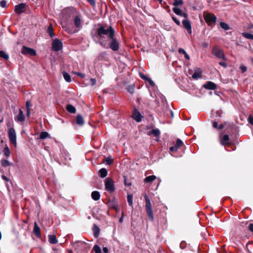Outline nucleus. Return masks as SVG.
Listing matches in <instances>:
<instances>
[{
	"instance_id": "nucleus-1",
	"label": "nucleus",
	"mask_w": 253,
	"mask_h": 253,
	"mask_svg": "<svg viewBox=\"0 0 253 253\" xmlns=\"http://www.w3.org/2000/svg\"><path fill=\"white\" fill-rule=\"evenodd\" d=\"M92 35L94 42L104 48H110L114 51L119 50L120 44L118 39L115 38V31L112 26L107 28L106 25L98 24Z\"/></svg>"
},
{
	"instance_id": "nucleus-2",
	"label": "nucleus",
	"mask_w": 253,
	"mask_h": 253,
	"mask_svg": "<svg viewBox=\"0 0 253 253\" xmlns=\"http://www.w3.org/2000/svg\"><path fill=\"white\" fill-rule=\"evenodd\" d=\"M144 198L146 202L145 208L147 215L148 219L150 221H153L154 220V216L150 200L146 194L145 195Z\"/></svg>"
},
{
	"instance_id": "nucleus-3",
	"label": "nucleus",
	"mask_w": 253,
	"mask_h": 253,
	"mask_svg": "<svg viewBox=\"0 0 253 253\" xmlns=\"http://www.w3.org/2000/svg\"><path fill=\"white\" fill-rule=\"evenodd\" d=\"M204 17L209 26L212 27L215 25L216 22V17L214 14L209 12H204Z\"/></svg>"
},
{
	"instance_id": "nucleus-4",
	"label": "nucleus",
	"mask_w": 253,
	"mask_h": 253,
	"mask_svg": "<svg viewBox=\"0 0 253 253\" xmlns=\"http://www.w3.org/2000/svg\"><path fill=\"white\" fill-rule=\"evenodd\" d=\"M105 189L110 193L114 192L115 188L114 182L111 178L107 177L105 180Z\"/></svg>"
},
{
	"instance_id": "nucleus-5",
	"label": "nucleus",
	"mask_w": 253,
	"mask_h": 253,
	"mask_svg": "<svg viewBox=\"0 0 253 253\" xmlns=\"http://www.w3.org/2000/svg\"><path fill=\"white\" fill-rule=\"evenodd\" d=\"M212 53L219 59L225 60L226 58L222 49L219 48L217 46H213L212 50Z\"/></svg>"
},
{
	"instance_id": "nucleus-6",
	"label": "nucleus",
	"mask_w": 253,
	"mask_h": 253,
	"mask_svg": "<svg viewBox=\"0 0 253 253\" xmlns=\"http://www.w3.org/2000/svg\"><path fill=\"white\" fill-rule=\"evenodd\" d=\"M8 136L10 143L16 146V134L13 127H10L8 129Z\"/></svg>"
},
{
	"instance_id": "nucleus-7",
	"label": "nucleus",
	"mask_w": 253,
	"mask_h": 253,
	"mask_svg": "<svg viewBox=\"0 0 253 253\" xmlns=\"http://www.w3.org/2000/svg\"><path fill=\"white\" fill-rule=\"evenodd\" d=\"M63 47L62 42L58 39H54L52 43V49L54 51L60 50Z\"/></svg>"
},
{
	"instance_id": "nucleus-8",
	"label": "nucleus",
	"mask_w": 253,
	"mask_h": 253,
	"mask_svg": "<svg viewBox=\"0 0 253 253\" xmlns=\"http://www.w3.org/2000/svg\"><path fill=\"white\" fill-rule=\"evenodd\" d=\"M27 9V5L26 3H21L20 4L16 5L14 6V10L15 12L18 15L25 12Z\"/></svg>"
},
{
	"instance_id": "nucleus-9",
	"label": "nucleus",
	"mask_w": 253,
	"mask_h": 253,
	"mask_svg": "<svg viewBox=\"0 0 253 253\" xmlns=\"http://www.w3.org/2000/svg\"><path fill=\"white\" fill-rule=\"evenodd\" d=\"M143 116L139 113L136 108H134L133 112L132 115V118L135 120L137 122H140L142 120Z\"/></svg>"
},
{
	"instance_id": "nucleus-10",
	"label": "nucleus",
	"mask_w": 253,
	"mask_h": 253,
	"mask_svg": "<svg viewBox=\"0 0 253 253\" xmlns=\"http://www.w3.org/2000/svg\"><path fill=\"white\" fill-rule=\"evenodd\" d=\"M203 87L207 89L214 90L216 89L217 85L211 81H208L203 85Z\"/></svg>"
},
{
	"instance_id": "nucleus-11",
	"label": "nucleus",
	"mask_w": 253,
	"mask_h": 253,
	"mask_svg": "<svg viewBox=\"0 0 253 253\" xmlns=\"http://www.w3.org/2000/svg\"><path fill=\"white\" fill-rule=\"evenodd\" d=\"M107 204L110 208L116 210L118 207V204L116 199L113 198L112 199H109L107 200Z\"/></svg>"
},
{
	"instance_id": "nucleus-12",
	"label": "nucleus",
	"mask_w": 253,
	"mask_h": 253,
	"mask_svg": "<svg viewBox=\"0 0 253 253\" xmlns=\"http://www.w3.org/2000/svg\"><path fill=\"white\" fill-rule=\"evenodd\" d=\"M182 23L183 27L187 30L188 33L191 34V25L190 21L187 19H185L183 20Z\"/></svg>"
},
{
	"instance_id": "nucleus-13",
	"label": "nucleus",
	"mask_w": 253,
	"mask_h": 253,
	"mask_svg": "<svg viewBox=\"0 0 253 253\" xmlns=\"http://www.w3.org/2000/svg\"><path fill=\"white\" fill-rule=\"evenodd\" d=\"M74 23L76 28L79 29L82 27L81 18L80 14H78L75 17Z\"/></svg>"
},
{
	"instance_id": "nucleus-14",
	"label": "nucleus",
	"mask_w": 253,
	"mask_h": 253,
	"mask_svg": "<svg viewBox=\"0 0 253 253\" xmlns=\"http://www.w3.org/2000/svg\"><path fill=\"white\" fill-rule=\"evenodd\" d=\"M202 76V72L200 68H197L195 70L194 73L193 74L192 77L194 80H197L201 78Z\"/></svg>"
},
{
	"instance_id": "nucleus-15",
	"label": "nucleus",
	"mask_w": 253,
	"mask_h": 253,
	"mask_svg": "<svg viewBox=\"0 0 253 253\" xmlns=\"http://www.w3.org/2000/svg\"><path fill=\"white\" fill-rule=\"evenodd\" d=\"M220 143L224 146L231 145V142H229V136L228 134H225L223 136L220 140Z\"/></svg>"
},
{
	"instance_id": "nucleus-16",
	"label": "nucleus",
	"mask_w": 253,
	"mask_h": 253,
	"mask_svg": "<svg viewBox=\"0 0 253 253\" xmlns=\"http://www.w3.org/2000/svg\"><path fill=\"white\" fill-rule=\"evenodd\" d=\"M25 120V116L23 112L19 109V114L15 117V120L17 122H22Z\"/></svg>"
},
{
	"instance_id": "nucleus-17",
	"label": "nucleus",
	"mask_w": 253,
	"mask_h": 253,
	"mask_svg": "<svg viewBox=\"0 0 253 253\" xmlns=\"http://www.w3.org/2000/svg\"><path fill=\"white\" fill-rule=\"evenodd\" d=\"M33 232L34 233L35 235L38 238H41V231H40V228L38 226V224L36 222H35L34 223V227L33 231Z\"/></svg>"
},
{
	"instance_id": "nucleus-18",
	"label": "nucleus",
	"mask_w": 253,
	"mask_h": 253,
	"mask_svg": "<svg viewBox=\"0 0 253 253\" xmlns=\"http://www.w3.org/2000/svg\"><path fill=\"white\" fill-rule=\"evenodd\" d=\"M93 235L95 238H97L99 237L100 232L99 227L96 224H94L92 227Z\"/></svg>"
},
{
	"instance_id": "nucleus-19",
	"label": "nucleus",
	"mask_w": 253,
	"mask_h": 253,
	"mask_svg": "<svg viewBox=\"0 0 253 253\" xmlns=\"http://www.w3.org/2000/svg\"><path fill=\"white\" fill-rule=\"evenodd\" d=\"M76 123L80 126H83L84 125V120L81 115H77L76 117Z\"/></svg>"
},
{
	"instance_id": "nucleus-20",
	"label": "nucleus",
	"mask_w": 253,
	"mask_h": 253,
	"mask_svg": "<svg viewBox=\"0 0 253 253\" xmlns=\"http://www.w3.org/2000/svg\"><path fill=\"white\" fill-rule=\"evenodd\" d=\"M160 131L159 129H153L151 131H149L148 135L153 134L155 137H159L160 135Z\"/></svg>"
},
{
	"instance_id": "nucleus-21",
	"label": "nucleus",
	"mask_w": 253,
	"mask_h": 253,
	"mask_svg": "<svg viewBox=\"0 0 253 253\" xmlns=\"http://www.w3.org/2000/svg\"><path fill=\"white\" fill-rule=\"evenodd\" d=\"M91 198L94 201H97L100 199V194L97 191H94L91 193Z\"/></svg>"
},
{
	"instance_id": "nucleus-22",
	"label": "nucleus",
	"mask_w": 253,
	"mask_h": 253,
	"mask_svg": "<svg viewBox=\"0 0 253 253\" xmlns=\"http://www.w3.org/2000/svg\"><path fill=\"white\" fill-rule=\"evenodd\" d=\"M48 241L51 244H55L58 242V240L55 235H48Z\"/></svg>"
},
{
	"instance_id": "nucleus-23",
	"label": "nucleus",
	"mask_w": 253,
	"mask_h": 253,
	"mask_svg": "<svg viewBox=\"0 0 253 253\" xmlns=\"http://www.w3.org/2000/svg\"><path fill=\"white\" fill-rule=\"evenodd\" d=\"M66 109L67 111L70 113L74 114L76 112V108L71 104H68L66 105Z\"/></svg>"
},
{
	"instance_id": "nucleus-24",
	"label": "nucleus",
	"mask_w": 253,
	"mask_h": 253,
	"mask_svg": "<svg viewBox=\"0 0 253 253\" xmlns=\"http://www.w3.org/2000/svg\"><path fill=\"white\" fill-rule=\"evenodd\" d=\"M156 176L154 175L147 176L144 180L145 183H152L154 180L156 179Z\"/></svg>"
},
{
	"instance_id": "nucleus-25",
	"label": "nucleus",
	"mask_w": 253,
	"mask_h": 253,
	"mask_svg": "<svg viewBox=\"0 0 253 253\" xmlns=\"http://www.w3.org/2000/svg\"><path fill=\"white\" fill-rule=\"evenodd\" d=\"M22 53L25 55H32V48L24 46L22 50Z\"/></svg>"
},
{
	"instance_id": "nucleus-26",
	"label": "nucleus",
	"mask_w": 253,
	"mask_h": 253,
	"mask_svg": "<svg viewBox=\"0 0 253 253\" xmlns=\"http://www.w3.org/2000/svg\"><path fill=\"white\" fill-rule=\"evenodd\" d=\"M99 173L100 177L102 178H104L107 176L108 171L105 168H102L99 170Z\"/></svg>"
},
{
	"instance_id": "nucleus-27",
	"label": "nucleus",
	"mask_w": 253,
	"mask_h": 253,
	"mask_svg": "<svg viewBox=\"0 0 253 253\" xmlns=\"http://www.w3.org/2000/svg\"><path fill=\"white\" fill-rule=\"evenodd\" d=\"M103 163H106V165H110L113 163V159L111 156L104 158L103 160Z\"/></svg>"
},
{
	"instance_id": "nucleus-28",
	"label": "nucleus",
	"mask_w": 253,
	"mask_h": 253,
	"mask_svg": "<svg viewBox=\"0 0 253 253\" xmlns=\"http://www.w3.org/2000/svg\"><path fill=\"white\" fill-rule=\"evenodd\" d=\"M62 74H63V76L64 77L65 80L66 82H67L68 83H70L71 82V76L69 75V74H68L67 72H66L65 71H63L62 73Z\"/></svg>"
},
{
	"instance_id": "nucleus-29",
	"label": "nucleus",
	"mask_w": 253,
	"mask_h": 253,
	"mask_svg": "<svg viewBox=\"0 0 253 253\" xmlns=\"http://www.w3.org/2000/svg\"><path fill=\"white\" fill-rule=\"evenodd\" d=\"M47 32L48 33L49 35L51 38H52L54 36V34L53 32V28L51 24H50L47 29Z\"/></svg>"
},
{
	"instance_id": "nucleus-30",
	"label": "nucleus",
	"mask_w": 253,
	"mask_h": 253,
	"mask_svg": "<svg viewBox=\"0 0 253 253\" xmlns=\"http://www.w3.org/2000/svg\"><path fill=\"white\" fill-rule=\"evenodd\" d=\"M49 137V133L46 131H42L39 136V138L38 139H44L45 138H46L47 137Z\"/></svg>"
},
{
	"instance_id": "nucleus-31",
	"label": "nucleus",
	"mask_w": 253,
	"mask_h": 253,
	"mask_svg": "<svg viewBox=\"0 0 253 253\" xmlns=\"http://www.w3.org/2000/svg\"><path fill=\"white\" fill-rule=\"evenodd\" d=\"M0 163H1V165L4 167H6L12 165V164L11 162H9L7 160H4V159H2L0 161Z\"/></svg>"
},
{
	"instance_id": "nucleus-32",
	"label": "nucleus",
	"mask_w": 253,
	"mask_h": 253,
	"mask_svg": "<svg viewBox=\"0 0 253 253\" xmlns=\"http://www.w3.org/2000/svg\"><path fill=\"white\" fill-rule=\"evenodd\" d=\"M127 202L129 206H132L133 205V196L132 194H128L127 196Z\"/></svg>"
},
{
	"instance_id": "nucleus-33",
	"label": "nucleus",
	"mask_w": 253,
	"mask_h": 253,
	"mask_svg": "<svg viewBox=\"0 0 253 253\" xmlns=\"http://www.w3.org/2000/svg\"><path fill=\"white\" fill-rule=\"evenodd\" d=\"M0 57L6 60L9 59L8 54L2 50L0 51Z\"/></svg>"
},
{
	"instance_id": "nucleus-34",
	"label": "nucleus",
	"mask_w": 253,
	"mask_h": 253,
	"mask_svg": "<svg viewBox=\"0 0 253 253\" xmlns=\"http://www.w3.org/2000/svg\"><path fill=\"white\" fill-rule=\"evenodd\" d=\"M242 36L247 39L253 40V35L249 33H243Z\"/></svg>"
},
{
	"instance_id": "nucleus-35",
	"label": "nucleus",
	"mask_w": 253,
	"mask_h": 253,
	"mask_svg": "<svg viewBox=\"0 0 253 253\" xmlns=\"http://www.w3.org/2000/svg\"><path fill=\"white\" fill-rule=\"evenodd\" d=\"M220 26L221 28L225 30H228L230 29L229 25L226 23L221 22L220 23Z\"/></svg>"
},
{
	"instance_id": "nucleus-36",
	"label": "nucleus",
	"mask_w": 253,
	"mask_h": 253,
	"mask_svg": "<svg viewBox=\"0 0 253 253\" xmlns=\"http://www.w3.org/2000/svg\"><path fill=\"white\" fill-rule=\"evenodd\" d=\"M31 106V102L30 101H27L26 104V108L27 109V114L28 116L30 115V107Z\"/></svg>"
},
{
	"instance_id": "nucleus-37",
	"label": "nucleus",
	"mask_w": 253,
	"mask_h": 253,
	"mask_svg": "<svg viewBox=\"0 0 253 253\" xmlns=\"http://www.w3.org/2000/svg\"><path fill=\"white\" fill-rule=\"evenodd\" d=\"M3 153L6 157H9L10 155V151L7 145L4 148Z\"/></svg>"
},
{
	"instance_id": "nucleus-38",
	"label": "nucleus",
	"mask_w": 253,
	"mask_h": 253,
	"mask_svg": "<svg viewBox=\"0 0 253 253\" xmlns=\"http://www.w3.org/2000/svg\"><path fill=\"white\" fill-rule=\"evenodd\" d=\"M172 10L176 14L179 16L181 15V13L182 11L179 8H178L177 7H174Z\"/></svg>"
},
{
	"instance_id": "nucleus-39",
	"label": "nucleus",
	"mask_w": 253,
	"mask_h": 253,
	"mask_svg": "<svg viewBox=\"0 0 253 253\" xmlns=\"http://www.w3.org/2000/svg\"><path fill=\"white\" fill-rule=\"evenodd\" d=\"M183 4V0H174L173 5L174 7H177V6L182 5Z\"/></svg>"
},
{
	"instance_id": "nucleus-40",
	"label": "nucleus",
	"mask_w": 253,
	"mask_h": 253,
	"mask_svg": "<svg viewBox=\"0 0 253 253\" xmlns=\"http://www.w3.org/2000/svg\"><path fill=\"white\" fill-rule=\"evenodd\" d=\"M93 250L94 251L95 253H101V250L100 247L97 245H95L93 247Z\"/></svg>"
},
{
	"instance_id": "nucleus-41",
	"label": "nucleus",
	"mask_w": 253,
	"mask_h": 253,
	"mask_svg": "<svg viewBox=\"0 0 253 253\" xmlns=\"http://www.w3.org/2000/svg\"><path fill=\"white\" fill-rule=\"evenodd\" d=\"M124 182L125 185L127 186H130L131 185V182L128 181L127 178L126 176H124Z\"/></svg>"
},
{
	"instance_id": "nucleus-42",
	"label": "nucleus",
	"mask_w": 253,
	"mask_h": 253,
	"mask_svg": "<svg viewBox=\"0 0 253 253\" xmlns=\"http://www.w3.org/2000/svg\"><path fill=\"white\" fill-rule=\"evenodd\" d=\"M180 147L177 146V145L175 144L174 146H172L169 148V150L172 152H176Z\"/></svg>"
},
{
	"instance_id": "nucleus-43",
	"label": "nucleus",
	"mask_w": 253,
	"mask_h": 253,
	"mask_svg": "<svg viewBox=\"0 0 253 253\" xmlns=\"http://www.w3.org/2000/svg\"><path fill=\"white\" fill-rule=\"evenodd\" d=\"M224 126H227L228 127H230L231 129H233L234 127L233 124L229 123L227 122H224Z\"/></svg>"
},
{
	"instance_id": "nucleus-44",
	"label": "nucleus",
	"mask_w": 253,
	"mask_h": 253,
	"mask_svg": "<svg viewBox=\"0 0 253 253\" xmlns=\"http://www.w3.org/2000/svg\"><path fill=\"white\" fill-rule=\"evenodd\" d=\"M175 144L177 145V146L180 147L181 146L183 145V143L182 140H181L180 139L178 138L177 139L176 141Z\"/></svg>"
},
{
	"instance_id": "nucleus-45",
	"label": "nucleus",
	"mask_w": 253,
	"mask_h": 253,
	"mask_svg": "<svg viewBox=\"0 0 253 253\" xmlns=\"http://www.w3.org/2000/svg\"><path fill=\"white\" fill-rule=\"evenodd\" d=\"M73 73H74V74L81 77L82 78L84 79L85 78V76L84 74H83L82 73H80V72H73Z\"/></svg>"
},
{
	"instance_id": "nucleus-46",
	"label": "nucleus",
	"mask_w": 253,
	"mask_h": 253,
	"mask_svg": "<svg viewBox=\"0 0 253 253\" xmlns=\"http://www.w3.org/2000/svg\"><path fill=\"white\" fill-rule=\"evenodd\" d=\"M172 19L173 20V21L176 24H177L178 26H180V22L179 20H178L176 17H174V16H172Z\"/></svg>"
},
{
	"instance_id": "nucleus-47",
	"label": "nucleus",
	"mask_w": 253,
	"mask_h": 253,
	"mask_svg": "<svg viewBox=\"0 0 253 253\" xmlns=\"http://www.w3.org/2000/svg\"><path fill=\"white\" fill-rule=\"evenodd\" d=\"M248 121L250 124L253 125V116L250 115L248 119Z\"/></svg>"
},
{
	"instance_id": "nucleus-48",
	"label": "nucleus",
	"mask_w": 253,
	"mask_h": 253,
	"mask_svg": "<svg viewBox=\"0 0 253 253\" xmlns=\"http://www.w3.org/2000/svg\"><path fill=\"white\" fill-rule=\"evenodd\" d=\"M6 3H7V2L5 0H1L0 2V6L3 8L5 7L6 6Z\"/></svg>"
},
{
	"instance_id": "nucleus-49",
	"label": "nucleus",
	"mask_w": 253,
	"mask_h": 253,
	"mask_svg": "<svg viewBox=\"0 0 253 253\" xmlns=\"http://www.w3.org/2000/svg\"><path fill=\"white\" fill-rule=\"evenodd\" d=\"M92 6H94L96 4L95 0H86Z\"/></svg>"
},
{
	"instance_id": "nucleus-50",
	"label": "nucleus",
	"mask_w": 253,
	"mask_h": 253,
	"mask_svg": "<svg viewBox=\"0 0 253 253\" xmlns=\"http://www.w3.org/2000/svg\"><path fill=\"white\" fill-rule=\"evenodd\" d=\"M140 76L141 79L145 81H147V80L149 78V77H148L147 76H146V75H144L142 73H140Z\"/></svg>"
},
{
	"instance_id": "nucleus-51",
	"label": "nucleus",
	"mask_w": 253,
	"mask_h": 253,
	"mask_svg": "<svg viewBox=\"0 0 253 253\" xmlns=\"http://www.w3.org/2000/svg\"><path fill=\"white\" fill-rule=\"evenodd\" d=\"M212 126L215 129H217V128L218 127V123L216 121H213L212 122Z\"/></svg>"
},
{
	"instance_id": "nucleus-52",
	"label": "nucleus",
	"mask_w": 253,
	"mask_h": 253,
	"mask_svg": "<svg viewBox=\"0 0 253 253\" xmlns=\"http://www.w3.org/2000/svg\"><path fill=\"white\" fill-rule=\"evenodd\" d=\"M164 8L167 10L169 13L170 12V9L169 6L166 3V4H163Z\"/></svg>"
},
{
	"instance_id": "nucleus-53",
	"label": "nucleus",
	"mask_w": 253,
	"mask_h": 253,
	"mask_svg": "<svg viewBox=\"0 0 253 253\" xmlns=\"http://www.w3.org/2000/svg\"><path fill=\"white\" fill-rule=\"evenodd\" d=\"M147 81H148L149 82V83L151 86H154L155 85V83L150 78L147 80Z\"/></svg>"
},
{
	"instance_id": "nucleus-54",
	"label": "nucleus",
	"mask_w": 253,
	"mask_h": 253,
	"mask_svg": "<svg viewBox=\"0 0 253 253\" xmlns=\"http://www.w3.org/2000/svg\"><path fill=\"white\" fill-rule=\"evenodd\" d=\"M90 82L92 85H94L96 84V80L92 78L90 79Z\"/></svg>"
},
{
	"instance_id": "nucleus-55",
	"label": "nucleus",
	"mask_w": 253,
	"mask_h": 253,
	"mask_svg": "<svg viewBox=\"0 0 253 253\" xmlns=\"http://www.w3.org/2000/svg\"><path fill=\"white\" fill-rule=\"evenodd\" d=\"M219 64L223 67H224V68H226L227 67V64L226 62H220L219 63Z\"/></svg>"
},
{
	"instance_id": "nucleus-56",
	"label": "nucleus",
	"mask_w": 253,
	"mask_h": 253,
	"mask_svg": "<svg viewBox=\"0 0 253 253\" xmlns=\"http://www.w3.org/2000/svg\"><path fill=\"white\" fill-rule=\"evenodd\" d=\"M178 52L181 54H185L186 53V51L185 50L182 48H179L178 49Z\"/></svg>"
},
{
	"instance_id": "nucleus-57",
	"label": "nucleus",
	"mask_w": 253,
	"mask_h": 253,
	"mask_svg": "<svg viewBox=\"0 0 253 253\" xmlns=\"http://www.w3.org/2000/svg\"><path fill=\"white\" fill-rule=\"evenodd\" d=\"M248 228L252 232H253V224L250 223L249 225Z\"/></svg>"
},
{
	"instance_id": "nucleus-58",
	"label": "nucleus",
	"mask_w": 253,
	"mask_h": 253,
	"mask_svg": "<svg viewBox=\"0 0 253 253\" xmlns=\"http://www.w3.org/2000/svg\"><path fill=\"white\" fill-rule=\"evenodd\" d=\"M180 16H182V17H183L185 18H188V15L187 13H184V12H182L181 13V15H180Z\"/></svg>"
},
{
	"instance_id": "nucleus-59",
	"label": "nucleus",
	"mask_w": 253,
	"mask_h": 253,
	"mask_svg": "<svg viewBox=\"0 0 253 253\" xmlns=\"http://www.w3.org/2000/svg\"><path fill=\"white\" fill-rule=\"evenodd\" d=\"M224 125L223 124H221L218 125V127L217 130H221L224 128Z\"/></svg>"
},
{
	"instance_id": "nucleus-60",
	"label": "nucleus",
	"mask_w": 253,
	"mask_h": 253,
	"mask_svg": "<svg viewBox=\"0 0 253 253\" xmlns=\"http://www.w3.org/2000/svg\"><path fill=\"white\" fill-rule=\"evenodd\" d=\"M241 70L243 73H244L247 71V67L246 66H242L241 67Z\"/></svg>"
},
{
	"instance_id": "nucleus-61",
	"label": "nucleus",
	"mask_w": 253,
	"mask_h": 253,
	"mask_svg": "<svg viewBox=\"0 0 253 253\" xmlns=\"http://www.w3.org/2000/svg\"><path fill=\"white\" fill-rule=\"evenodd\" d=\"M103 252L104 253H108V249L107 247H103Z\"/></svg>"
},
{
	"instance_id": "nucleus-62",
	"label": "nucleus",
	"mask_w": 253,
	"mask_h": 253,
	"mask_svg": "<svg viewBox=\"0 0 253 253\" xmlns=\"http://www.w3.org/2000/svg\"><path fill=\"white\" fill-rule=\"evenodd\" d=\"M66 31L68 33H70V34H72V33H75L76 31H72V30H71L70 29H67L66 30Z\"/></svg>"
},
{
	"instance_id": "nucleus-63",
	"label": "nucleus",
	"mask_w": 253,
	"mask_h": 253,
	"mask_svg": "<svg viewBox=\"0 0 253 253\" xmlns=\"http://www.w3.org/2000/svg\"><path fill=\"white\" fill-rule=\"evenodd\" d=\"M184 57L185 58L187 59V60H189L190 59V56L186 52L185 54H184Z\"/></svg>"
},
{
	"instance_id": "nucleus-64",
	"label": "nucleus",
	"mask_w": 253,
	"mask_h": 253,
	"mask_svg": "<svg viewBox=\"0 0 253 253\" xmlns=\"http://www.w3.org/2000/svg\"><path fill=\"white\" fill-rule=\"evenodd\" d=\"M2 178L4 180H5V181H8V180H9V179H8V178L7 177H6L5 176H4V175H2Z\"/></svg>"
}]
</instances>
